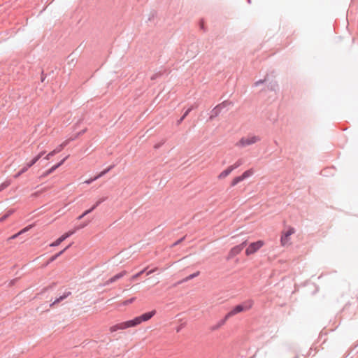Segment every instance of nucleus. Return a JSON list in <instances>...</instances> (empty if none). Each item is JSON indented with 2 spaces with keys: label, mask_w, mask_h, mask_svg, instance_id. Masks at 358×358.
I'll use <instances>...</instances> for the list:
<instances>
[{
  "label": "nucleus",
  "mask_w": 358,
  "mask_h": 358,
  "mask_svg": "<svg viewBox=\"0 0 358 358\" xmlns=\"http://www.w3.org/2000/svg\"><path fill=\"white\" fill-rule=\"evenodd\" d=\"M264 243L263 241H257L250 243L245 250V255L247 256L251 255L257 252L263 245Z\"/></svg>",
  "instance_id": "obj_5"
},
{
  "label": "nucleus",
  "mask_w": 358,
  "mask_h": 358,
  "mask_svg": "<svg viewBox=\"0 0 358 358\" xmlns=\"http://www.w3.org/2000/svg\"><path fill=\"white\" fill-rule=\"evenodd\" d=\"M105 173L103 171H101L97 176H94V179H99V178L103 176Z\"/></svg>",
  "instance_id": "obj_34"
},
{
  "label": "nucleus",
  "mask_w": 358,
  "mask_h": 358,
  "mask_svg": "<svg viewBox=\"0 0 358 358\" xmlns=\"http://www.w3.org/2000/svg\"><path fill=\"white\" fill-rule=\"evenodd\" d=\"M159 146H160V145H155V148H156V149H157V148H159Z\"/></svg>",
  "instance_id": "obj_47"
},
{
  "label": "nucleus",
  "mask_w": 358,
  "mask_h": 358,
  "mask_svg": "<svg viewBox=\"0 0 358 358\" xmlns=\"http://www.w3.org/2000/svg\"><path fill=\"white\" fill-rule=\"evenodd\" d=\"M261 140L259 136L248 135L242 137L236 143V146L239 148H245L259 142Z\"/></svg>",
  "instance_id": "obj_3"
},
{
  "label": "nucleus",
  "mask_w": 358,
  "mask_h": 358,
  "mask_svg": "<svg viewBox=\"0 0 358 358\" xmlns=\"http://www.w3.org/2000/svg\"><path fill=\"white\" fill-rule=\"evenodd\" d=\"M71 294V292H65L63 295L60 296L59 298H57L51 304L50 306H54L55 304H57L64 299H66Z\"/></svg>",
  "instance_id": "obj_14"
},
{
  "label": "nucleus",
  "mask_w": 358,
  "mask_h": 358,
  "mask_svg": "<svg viewBox=\"0 0 358 358\" xmlns=\"http://www.w3.org/2000/svg\"><path fill=\"white\" fill-rule=\"evenodd\" d=\"M68 157L69 156L65 157L63 159H62L59 163H57L55 166L58 169L64 163V162L68 159Z\"/></svg>",
  "instance_id": "obj_26"
},
{
  "label": "nucleus",
  "mask_w": 358,
  "mask_h": 358,
  "mask_svg": "<svg viewBox=\"0 0 358 358\" xmlns=\"http://www.w3.org/2000/svg\"><path fill=\"white\" fill-rule=\"evenodd\" d=\"M295 358H296V357H295Z\"/></svg>",
  "instance_id": "obj_49"
},
{
  "label": "nucleus",
  "mask_w": 358,
  "mask_h": 358,
  "mask_svg": "<svg viewBox=\"0 0 358 358\" xmlns=\"http://www.w3.org/2000/svg\"><path fill=\"white\" fill-rule=\"evenodd\" d=\"M126 274H127V271H121L120 273L115 275L114 276H113L112 278L108 279L107 280V282H106V285H109V284H111V283L115 282L116 280H117L122 278V277H124Z\"/></svg>",
  "instance_id": "obj_11"
},
{
  "label": "nucleus",
  "mask_w": 358,
  "mask_h": 358,
  "mask_svg": "<svg viewBox=\"0 0 358 358\" xmlns=\"http://www.w3.org/2000/svg\"><path fill=\"white\" fill-rule=\"evenodd\" d=\"M233 171V169L231 168V166H228L225 170L222 171L217 176L218 179L222 180L227 177L231 172Z\"/></svg>",
  "instance_id": "obj_13"
},
{
  "label": "nucleus",
  "mask_w": 358,
  "mask_h": 358,
  "mask_svg": "<svg viewBox=\"0 0 358 358\" xmlns=\"http://www.w3.org/2000/svg\"><path fill=\"white\" fill-rule=\"evenodd\" d=\"M243 164V159H238L234 164L230 165L231 168L234 170L238 168Z\"/></svg>",
  "instance_id": "obj_19"
},
{
  "label": "nucleus",
  "mask_w": 358,
  "mask_h": 358,
  "mask_svg": "<svg viewBox=\"0 0 358 358\" xmlns=\"http://www.w3.org/2000/svg\"><path fill=\"white\" fill-rule=\"evenodd\" d=\"M57 168L54 165L50 169L47 170L45 173H43L42 177H46L53 173Z\"/></svg>",
  "instance_id": "obj_21"
},
{
  "label": "nucleus",
  "mask_w": 358,
  "mask_h": 358,
  "mask_svg": "<svg viewBox=\"0 0 358 358\" xmlns=\"http://www.w3.org/2000/svg\"><path fill=\"white\" fill-rule=\"evenodd\" d=\"M108 199L107 196H103L99 198L96 203L92 206V209H96L101 203L104 202Z\"/></svg>",
  "instance_id": "obj_18"
},
{
  "label": "nucleus",
  "mask_w": 358,
  "mask_h": 358,
  "mask_svg": "<svg viewBox=\"0 0 358 358\" xmlns=\"http://www.w3.org/2000/svg\"><path fill=\"white\" fill-rule=\"evenodd\" d=\"M155 314V310L145 313L140 316L136 317L133 320L122 322L115 325L111 326L109 328V331L111 333L117 331L118 330H124L130 327H134L141 324L143 322H145L151 319Z\"/></svg>",
  "instance_id": "obj_1"
},
{
  "label": "nucleus",
  "mask_w": 358,
  "mask_h": 358,
  "mask_svg": "<svg viewBox=\"0 0 358 358\" xmlns=\"http://www.w3.org/2000/svg\"><path fill=\"white\" fill-rule=\"evenodd\" d=\"M30 167H28V164H26L20 171L22 173H25Z\"/></svg>",
  "instance_id": "obj_29"
},
{
  "label": "nucleus",
  "mask_w": 358,
  "mask_h": 358,
  "mask_svg": "<svg viewBox=\"0 0 358 358\" xmlns=\"http://www.w3.org/2000/svg\"><path fill=\"white\" fill-rule=\"evenodd\" d=\"M157 270V268H154V269H152V270H150L149 271L147 272V275H149L150 274H152V273H154L155 271Z\"/></svg>",
  "instance_id": "obj_36"
},
{
  "label": "nucleus",
  "mask_w": 358,
  "mask_h": 358,
  "mask_svg": "<svg viewBox=\"0 0 358 358\" xmlns=\"http://www.w3.org/2000/svg\"><path fill=\"white\" fill-rule=\"evenodd\" d=\"M266 81V78H265L264 80H257V82L255 83V86H258L260 84H262V83H264Z\"/></svg>",
  "instance_id": "obj_30"
},
{
  "label": "nucleus",
  "mask_w": 358,
  "mask_h": 358,
  "mask_svg": "<svg viewBox=\"0 0 358 358\" xmlns=\"http://www.w3.org/2000/svg\"><path fill=\"white\" fill-rule=\"evenodd\" d=\"M22 173L19 171L17 173H16L15 176H14V178H17L20 176H21Z\"/></svg>",
  "instance_id": "obj_41"
},
{
  "label": "nucleus",
  "mask_w": 358,
  "mask_h": 358,
  "mask_svg": "<svg viewBox=\"0 0 358 358\" xmlns=\"http://www.w3.org/2000/svg\"><path fill=\"white\" fill-rule=\"evenodd\" d=\"M84 217H85V216H83V214H82V215H80L78 217V220H81V219H83Z\"/></svg>",
  "instance_id": "obj_45"
},
{
  "label": "nucleus",
  "mask_w": 358,
  "mask_h": 358,
  "mask_svg": "<svg viewBox=\"0 0 358 358\" xmlns=\"http://www.w3.org/2000/svg\"><path fill=\"white\" fill-rule=\"evenodd\" d=\"M183 239H184V238L179 239L176 243H174L173 245H176L179 244Z\"/></svg>",
  "instance_id": "obj_40"
},
{
  "label": "nucleus",
  "mask_w": 358,
  "mask_h": 358,
  "mask_svg": "<svg viewBox=\"0 0 358 358\" xmlns=\"http://www.w3.org/2000/svg\"><path fill=\"white\" fill-rule=\"evenodd\" d=\"M96 180V179H94V178H90L87 180L85 181V183L87 184V185H90L91 184L92 182Z\"/></svg>",
  "instance_id": "obj_33"
},
{
  "label": "nucleus",
  "mask_w": 358,
  "mask_h": 358,
  "mask_svg": "<svg viewBox=\"0 0 358 358\" xmlns=\"http://www.w3.org/2000/svg\"><path fill=\"white\" fill-rule=\"evenodd\" d=\"M146 271V268H144L143 269L142 271H141L140 272L137 273L136 274L134 275L131 276L130 280L131 281H134L135 280H136L139 276H141L145 271Z\"/></svg>",
  "instance_id": "obj_22"
},
{
  "label": "nucleus",
  "mask_w": 358,
  "mask_h": 358,
  "mask_svg": "<svg viewBox=\"0 0 358 358\" xmlns=\"http://www.w3.org/2000/svg\"><path fill=\"white\" fill-rule=\"evenodd\" d=\"M55 155V153L52 151L50 152L45 157L44 159L49 160L52 157Z\"/></svg>",
  "instance_id": "obj_27"
},
{
  "label": "nucleus",
  "mask_w": 358,
  "mask_h": 358,
  "mask_svg": "<svg viewBox=\"0 0 358 358\" xmlns=\"http://www.w3.org/2000/svg\"><path fill=\"white\" fill-rule=\"evenodd\" d=\"M200 27H201V29H203V31H205L203 20L200 22Z\"/></svg>",
  "instance_id": "obj_42"
},
{
  "label": "nucleus",
  "mask_w": 358,
  "mask_h": 358,
  "mask_svg": "<svg viewBox=\"0 0 358 358\" xmlns=\"http://www.w3.org/2000/svg\"><path fill=\"white\" fill-rule=\"evenodd\" d=\"M114 166H115V165H111V166H110L109 167H108L107 169H104V170H103V171H103V172L105 173V175H106V174L108 172H109L112 169H113V168H114Z\"/></svg>",
  "instance_id": "obj_31"
},
{
  "label": "nucleus",
  "mask_w": 358,
  "mask_h": 358,
  "mask_svg": "<svg viewBox=\"0 0 358 358\" xmlns=\"http://www.w3.org/2000/svg\"><path fill=\"white\" fill-rule=\"evenodd\" d=\"M246 245H247V241H245L242 243L233 247L229 251L228 258L231 259L234 257H235L236 255H238L243 250V249L246 246Z\"/></svg>",
  "instance_id": "obj_8"
},
{
  "label": "nucleus",
  "mask_w": 358,
  "mask_h": 358,
  "mask_svg": "<svg viewBox=\"0 0 358 358\" xmlns=\"http://www.w3.org/2000/svg\"><path fill=\"white\" fill-rule=\"evenodd\" d=\"M71 246V245H69L67 247H66L64 250H61L60 252H59L58 253L55 254V255L52 256L48 262H47L46 265L49 264L50 263L54 262L55 260H56L60 255H62L64 251H66L68 248H69V247Z\"/></svg>",
  "instance_id": "obj_15"
},
{
  "label": "nucleus",
  "mask_w": 358,
  "mask_h": 358,
  "mask_svg": "<svg viewBox=\"0 0 358 358\" xmlns=\"http://www.w3.org/2000/svg\"><path fill=\"white\" fill-rule=\"evenodd\" d=\"M194 106L189 108L182 115V116L177 121V124H181L184 119L188 115V114L194 109Z\"/></svg>",
  "instance_id": "obj_17"
},
{
  "label": "nucleus",
  "mask_w": 358,
  "mask_h": 358,
  "mask_svg": "<svg viewBox=\"0 0 358 358\" xmlns=\"http://www.w3.org/2000/svg\"><path fill=\"white\" fill-rule=\"evenodd\" d=\"M254 304V301L252 299H248L243 301L242 303L236 306L231 309L228 313L227 317H231L235 315H237L241 312L249 310L252 308Z\"/></svg>",
  "instance_id": "obj_2"
},
{
  "label": "nucleus",
  "mask_w": 358,
  "mask_h": 358,
  "mask_svg": "<svg viewBox=\"0 0 358 358\" xmlns=\"http://www.w3.org/2000/svg\"><path fill=\"white\" fill-rule=\"evenodd\" d=\"M45 154V150H42L41 152H40L29 162L27 163L28 164V167H31L32 166H34Z\"/></svg>",
  "instance_id": "obj_12"
},
{
  "label": "nucleus",
  "mask_w": 358,
  "mask_h": 358,
  "mask_svg": "<svg viewBox=\"0 0 358 358\" xmlns=\"http://www.w3.org/2000/svg\"><path fill=\"white\" fill-rule=\"evenodd\" d=\"M10 184V181H5L3 183L0 185V192L6 189L7 187H8Z\"/></svg>",
  "instance_id": "obj_23"
},
{
  "label": "nucleus",
  "mask_w": 358,
  "mask_h": 358,
  "mask_svg": "<svg viewBox=\"0 0 358 358\" xmlns=\"http://www.w3.org/2000/svg\"><path fill=\"white\" fill-rule=\"evenodd\" d=\"M180 328H178L177 329V332L180 331Z\"/></svg>",
  "instance_id": "obj_48"
},
{
  "label": "nucleus",
  "mask_w": 358,
  "mask_h": 358,
  "mask_svg": "<svg viewBox=\"0 0 358 358\" xmlns=\"http://www.w3.org/2000/svg\"><path fill=\"white\" fill-rule=\"evenodd\" d=\"M254 174V170L253 169H250L245 172L241 176L235 177L232 181L231 182V186L234 187L241 181L244 180L245 179L252 176Z\"/></svg>",
  "instance_id": "obj_6"
},
{
  "label": "nucleus",
  "mask_w": 358,
  "mask_h": 358,
  "mask_svg": "<svg viewBox=\"0 0 358 358\" xmlns=\"http://www.w3.org/2000/svg\"><path fill=\"white\" fill-rule=\"evenodd\" d=\"M94 210V209H92V206L90 209H88V210H85V211L83 213V216H85V215H88L89 213H92Z\"/></svg>",
  "instance_id": "obj_32"
},
{
  "label": "nucleus",
  "mask_w": 358,
  "mask_h": 358,
  "mask_svg": "<svg viewBox=\"0 0 358 358\" xmlns=\"http://www.w3.org/2000/svg\"><path fill=\"white\" fill-rule=\"evenodd\" d=\"M275 87H277V84L274 83L273 85H271V90H275Z\"/></svg>",
  "instance_id": "obj_44"
},
{
  "label": "nucleus",
  "mask_w": 358,
  "mask_h": 358,
  "mask_svg": "<svg viewBox=\"0 0 358 358\" xmlns=\"http://www.w3.org/2000/svg\"><path fill=\"white\" fill-rule=\"evenodd\" d=\"M89 222L87 223L83 224L80 227L83 228L88 224Z\"/></svg>",
  "instance_id": "obj_46"
},
{
  "label": "nucleus",
  "mask_w": 358,
  "mask_h": 358,
  "mask_svg": "<svg viewBox=\"0 0 358 358\" xmlns=\"http://www.w3.org/2000/svg\"><path fill=\"white\" fill-rule=\"evenodd\" d=\"M230 317H227V314L225 315L224 318L218 321L215 324L213 325L210 327L211 331H216L219 329L221 327H222L227 322V320H229Z\"/></svg>",
  "instance_id": "obj_10"
},
{
  "label": "nucleus",
  "mask_w": 358,
  "mask_h": 358,
  "mask_svg": "<svg viewBox=\"0 0 358 358\" xmlns=\"http://www.w3.org/2000/svg\"><path fill=\"white\" fill-rule=\"evenodd\" d=\"M157 76H158V74H157V73H156V74L153 75V76L151 77V80H155Z\"/></svg>",
  "instance_id": "obj_43"
},
{
  "label": "nucleus",
  "mask_w": 358,
  "mask_h": 358,
  "mask_svg": "<svg viewBox=\"0 0 358 358\" xmlns=\"http://www.w3.org/2000/svg\"><path fill=\"white\" fill-rule=\"evenodd\" d=\"M75 138H71L68 140H66L62 143H61L60 145L62 146L63 148H64V147H66L70 141H73Z\"/></svg>",
  "instance_id": "obj_24"
},
{
  "label": "nucleus",
  "mask_w": 358,
  "mask_h": 358,
  "mask_svg": "<svg viewBox=\"0 0 358 358\" xmlns=\"http://www.w3.org/2000/svg\"><path fill=\"white\" fill-rule=\"evenodd\" d=\"M31 228V225H29L28 227H26L25 228L22 229L21 231H20L19 232H17V234L13 235L12 236L9 237L8 238V241H10V240H13V239H15L16 238H17L20 235L27 232V231H29L30 229Z\"/></svg>",
  "instance_id": "obj_16"
},
{
  "label": "nucleus",
  "mask_w": 358,
  "mask_h": 358,
  "mask_svg": "<svg viewBox=\"0 0 358 358\" xmlns=\"http://www.w3.org/2000/svg\"><path fill=\"white\" fill-rule=\"evenodd\" d=\"M68 157L69 156L65 157L63 159H62L59 163H57L55 166L58 169L64 163V162L68 159Z\"/></svg>",
  "instance_id": "obj_25"
},
{
  "label": "nucleus",
  "mask_w": 358,
  "mask_h": 358,
  "mask_svg": "<svg viewBox=\"0 0 358 358\" xmlns=\"http://www.w3.org/2000/svg\"><path fill=\"white\" fill-rule=\"evenodd\" d=\"M296 230L292 227H289L286 231H282L280 244L282 246H288L291 244L290 236L294 234Z\"/></svg>",
  "instance_id": "obj_4"
},
{
  "label": "nucleus",
  "mask_w": 358,
  "mask_h": 358,
  "mask_svg": "<svg viewBox=\"0 0 358 358\" xmlns=\"http://www.w3.org/2000/svg\"><path fill=\"white\" fill-rule=\"evenodd\" d=\"M64 148H62V146H61L60 145H59L55 149L53 150V152L56 154L60 152Z\"/></svg>",
  "instance_id": "obj_28"
},
{
  "label": "nucleus",
  "mask_w": 358,
  "mask_h": 358,
  "mask_svg": "<svg viewBox=\"0 0 358 358\" xmlns=\"http://www.w3.org/2000/svg\"><path fill=\"white\" fill-rule=\"evenodd\" d=\"M229 103L227 101H224L221 103L217 105L210 112V115L209 117L210 120H213L215 117L218 116L221 113L222 110L227 107Z\"/></svg>",
  "instance_id": "obj_7"
},
{
  "label": "nucleus",
  "mask_w": 358,
  "mask_h": 358,
  "mask_svg": "<svg viewBox=\"0 0 358 358\" xmlns=\"http://www.w3.org/2000/svg\"><path fill=\"white\" fill-rule=\"evenodd\" d=\"M134 300H135V298H131V299H130L127 300V301L125 302V303H126V304H127V303H132L133 301H134Z\"/></svg>",
  "instance_id": "obj_37"
},
{
  "label": "nucleus",
  "mask_w": 358,
  "mask_h": 358,
  "mask_svg": "<svg viewBox=\"0 0 358 358\" xmlns=\"http://www.w3.org/2000/svg\"><path fill=\"white\" fill-rule=\"evenodd\" d=\"M85 131H86V129H83V131H80V132L78 134V135H77L75 138L78 137V136H80V135L83 134Z\"/></svg>",
  "instance_id": "obj_39"
},
{
  "label": "nucleus",
  "mask_w": 358,
  "mask_h": 358,
  "mask_svg": "<svg viewBox=\"0 0 358 358\" xmlns=\"http://www.w3.org/2000/svg\"><path fill=\"white\" fill-rule=\"evenodd\" d=\"M199 273H200L199 271L192 273V274L187 276L185 278H184L180 282H184L193 279L194 278L198 276L199 275Z\"/></svg>",
  "instance_id": "obj_20"
},
{
  "label": "nucleus",
  "mask_w": 358,
  "mask_h": 358,
  "mask_svg": "<svg viewBox=\"0 0 358 358\" xmlns=\"http://www.w3.org/2000/svg\"><path fill=\"white\" fill-rule=\"evenodd\" d=\"M14 213V210H9L6 215H8V217Z\"/></svg>",
  "instance_id": "obj_38"
},
{
  "label": "nucleus",
  "mask_w": 358,
  "mask_h": 358,
  "mask_svg": "<svg viewBox=\"0 0 358 358\" xmlns=\"http://www.w3.org/2000/svg\"><path fill=\"white\" fill-rule=\"evenodd\" d=\"M75 233V231H70L69 232H66L62 236H61L59 238H57L55 241L52 243L50 246V247H55L58 246L62 242H63L64 240H66L67 238L71 236Z\"/></svg>",
  "instance_id": "obj_9"
},
{
  "label": "nucleus",
  "mask_w": 358,
  "mask_h": 358,
  "mask_svg": "<svg viewBox=\"0 0 358 358\" xmlns=\"http://www.w3.org/2000/svg\"><path fill=\"white\" fill-rule=\"evenodd\" d=\"M8 217V215H4L0 217V223L5 221Z\"/></svg>",
  "instance_id": "obj_35"
}]
</instances>
